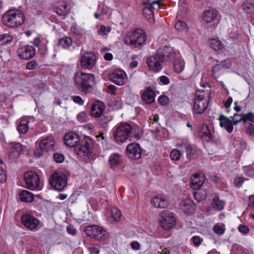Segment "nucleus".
<instances>
[{"label": "nucleus", "mask_w": 254, "mask_h": 254, "mask_svg": "<svg viewBox=\"0 0 254 254\" xmlns=\"http://www.w3.org/2000/svg\"><path fill=\"white\" fill-rule=\"evenodd\" d=\"M38 65L37 63L35 61H31L27 63L26 68L29 70L35 69Z\"/></svg>", "instance_id": "obj_49"}, {"label": "nucleus", "mask_w": 254, "mask_h": 254, "mask_svg": "<svg viewBox=\"0 0 254 254\" xmlns=\"http://www.w3.org/2000/svg\"><path fill=\"white\" fill-rule=\"evenodd\" d=\"M105 105L103 102L99 101L94 102L91 109V114L92 116L97 118L104 112Z\"/></svg>", "instance_id": "obj_18"}, {"label": "nucleus", "mask_w": 254, "mask_h": 254, "mask_svg": "<svg viewBox=\"0 0 254 254\" xmlns=\"http://www.w3.org/2000/svg\"><path fill=\"white\" fill-rule=\"evenodd\" d=\"M203 134L202 135V137L205 138V139L207 141H209L211 138V134L210 131L207 129V127H206V131L203 132Z\"/></svg>", "instance_id": "obj_58"}, {"label": "nucleus", "mask_w": 254, "mask_h": 254, "mask_svg": "<svg viewBox=\"0 0 254 254\" xmlns=\"http://www.w3.org/2000/svg\"><path fill=\"white\" fill-rule=\"evenodd\" d=\"M21 222H35L37 219L29 213H26L22 215L21 217Z\"/></svg>", "instance_id": "obj_35"}, {"label": "nucleus", "mask_w": 254, "mask_h": 254, "mask_svg": "<svg viewBox=\"0 0 254 254\" xmlns=\"http://www.w3.org/2000/svg\"><path fill=\"white\" fill-rule=\"evenodd\" d=\"M225 205V202L220 200L217 196H215L213 199V206L215 209L221 210L223 209Z\"/></svg>", "instance_id": "obj_33"}, {"label": "nucleus", "mask_w": 254, "mask_h": 254, "mask_svg": "<svg viewBox=\"0 0 254 254\" xmlns=\"http://www.w3.org/2000/svg\"><path fill=\"white\" fill-rule=\"evenodd\" d=\"M148 4L150 6V7L153 10H158L160 9V5L162 3V0H154L152 2H150L149 0L146 1Z\"/></svg>", "instance_id": "obj_39"}, {"label": "nucleus", "mask_w": 254, "mask_h": 254, "mask_svg": "<svg viewBox=\"0 0 254 254\" xmlns=\"http://www.w3.org/2000/svg\"><path fill=\"white\" fill-rule=\"evenodd\" d=\"M217 15V10L213 8H210L203 12L202 18L206 22L209 23L213 21Z\"/></svg>", "instance_id": "obj_24"}, {"label": "nucleus", "mask_w": 254, "mask_h": 254, "mask_svg": "<svg viewBox=\"0 0 254 254\" xmlns=\"http://www.w3.org/2000/svg\"><path fill=\"white\" fill-rule=\"evenodd\" d=\"M54 158L56 162L62 163L64 160V156L62 154L56 153L54 155Z\"/></svg>", "instance_id": "obj_51"}, {"label": "nucleus", "mask_w": 254, "mask_h": 254, "mask_svg": "<svg viewBox=\"0 0 254 254\" xmlns=\"http://www.w3.org/2000/svg\"><path fill=\"white\" fill-rule=\"evenodd\" d=\"M178 55L176 53L175 59L170 61H174V69L177 73L182 72L185 68V62L180 59H177Z\"/></svg>", "instance_id": "obj_28"}, {"label": "nucleus", "mask_w": 254, "mask_h": 254, "mask_svg": "<svg viewBox=\"0 0 254 254\" xmlns=\"http://www.w3.org/2000/svg\"><path fill=\"white\" fill-rule=\"evenodd\" d=\"M109 77L112 82L119 86L125 84L127 79L126 73L122 69H116L109 74Z\"/></svg>", "instance_id": "obj_13"}, {"label": "nucleus", "mask_w": 254, "mask_h": 254, "mask_svg": "<svg viewBox=\"0 0 254 254\" xmlns=\"http://www.w3.org/2000/svg\"><path fill=\"white\" fill-rule=\"evenodd\" d=\"M24 227L29 230H33L36 229L39 223H22Z\"/></svg>", "instance_id": "obj_53"}, {"label": "nucleus", "mask_w": 254, "mask_h": 254, "mask_svg": "<svg viewBox=\"0 0 254 254\" xmlns=\"http://www.w3.org/2000/svg\"><path fill=\"white\" fill-rule=\"evenodd\" d=\"M151 204L155 207L164 208L168 206V202L165 195H158L151 199Z\"/></svg>", "instance_id": "obj_17"}, {"label": "nucleus", "mask_w": 254, "mask_h": 254, "mask_svg": "<svg viewBox=\"0 0 254 254\" xmlns=\"http://www.w3.org/2000/svg\"><path fill=\"white\" fill-rule=\"evenodd\" d=\"M253 7V5L252 3L248 2H245L242 5L243 10L246 12H247V13L250 12Z\"/></svg>", "instance_id": "obj_50"}, {"label": "nucleus", "mask_w": 254, "mask_h": 254, "mask_svg": "<svg viewBox=\"0 0 254 254\" xmlns=\"http://www.w3.org/2000/svg\"><path fill=\"white\" fill-rule=\"evenodd\" d=\"M243 117L245 124H247L248 121L254 122V114L253 113H249L247 114L243 115Z\"/></svg>", "instance_id": "obj_47"}, {"label": "nucleus", "mask_w": 254, "mask_h": 254, "mask_svg": "<svg viewBox=\"0 0 254 254\" xmlns=\"http://www.w3.org/2000/svg\"><path fill=\"white\" fill-rule=\"evenodd\" d=\"M239 231L243 235L247 234L249 232V228L246 225L241 224L238 227Z\"/></svg>", "instance_id": "obj_52"}, {"label": "nucleus", "mask_w": 254, "mask_h": 254, "mask_svg": "<svg viewBox=\"0 0 254 254\" xmlns=\"http://www.w3.org/2000/svg\"><path fill=\"white\" fill-rule=\"evenodd\" d=\"M99 118L102 124H106L111 120V117L104 112Z\"/></svg>", "instance_id": "obj_44"}, {"label": "nucleus", "mask_w": 254, "mask_h": 254, "mask_svg": "<svg viewBox=\"0 0 254 254\" xmlns=\"http://www.w3.org/2000/svg\"><path fill=\"white\" fill-rule=\"evenodd\" d=\"M193 196L195 199L199 201L201 200L204 199L206 198V193H205V194L203 195L202 197H201L200 192H195L193 193Z\"/></svg>", "instance_id": "obj_57"}, {"label": "nucleus", "mask_w": 254, "mask_h": 254, "mask_svg": "<svg viewBox=\"0 0 254 254\" xmlns=\"http://www.w3.org/2000/svg\"><path fill=\"white\" fill-rule=\"evenodd\" d=\"M220 126L224 127L229 133H231L233 130V124L232 121L223 115L219 117Z\"/></svg>", "instance_id": "obj_21"}, {"label": "nucleus", "mask_w": 254, "mask_h": 254, "mask_svg": "<svg viewBox=\"0 0 254 254\" xmlns=\"http://www.w3.org/2000/svg\"><path fill=\"white\" fill-rule=\"evenodd\" d=\"M177 146L178 148L180 149H182L183 148H185L187 152V157L188 158H189L193 156L195 153L196 151L195 146H193L187 142L178 143L177 144Z\"/></svg>", "instance_id": "obj_23"}, {"label": "nucleus", "mask_w": 254, "mask_h": 254, "mask_svg": "<svg viewBox=\"0 0 254 254\" xmlns=\"http://www.w3.org/2000/svg\"><path fill=\"white\" fill-rule=\"evenodd\" d=\"M64 142L70 147H76L81 142L80 147L74 150V153L81 160L85 161L90 158L93 149V141L90 137L86 136L81 140L77 133L69 132L64 135Z\"/></svg>", "instance_id": "obj_1"}, {"label": "nucleus", "mask_w": 254, "mask_h": 254, "mask_svg": "<svg viewBox=\"0 0 254 254\" xmlns=\"http://www.w3.org/2000/svg\"><path fill=\"white\" fill-rule=\"evenodd\" d=\"M96 57L92 52H87L82 55L80 59V66L85 69H91L95 65Z\"/></svg>", "instance_id": "obj_12"}, {"label": "nucleus", "mask_w": 254, "mask_h": 254, "mask_svg": "<svg viewBox=\"0 0 254 254\" xmlns=\"http://www.w3.org/2000/svg\"><path fill=\"white\" fill-rule=\"evenodd\" d=\"M88 250L91 254H99V249L94 247H89Z\"/></svg>", "instance_id": "obj_64"}, {"label": "nucleus", "mask_w": 254, "mask_h": 254, "mask_svg": "<svg viewBox=\"0 0 254 254\" xmlns=\"http://www.w3.org/2000/svg\"><path fill=\"white\" fill-rule=\"evenodd\" d=\"M205 181L204 176L202 173H195L190 178V186L193 190L199 189Z\"/></svg>", "instance_id": "obj_16"}, {"label": "nucleus", "mask_w": 254, "mask_h": 254, "mask_svg": "<svg viewBox=\"0 0 254 254\" xmlns=\"http://www.w3.org/2000/svg\"><path fill=\"white\" fill-rule=\"evenodd\" d=\"M176 52L171 47H164L159 50L155 54L147 59V64L150 70L154 72H159L165 62H170L175 59Z\"/></svg>", "instance_id": "obj_2"}, {"label": "nucleus", "mask_w": 254, "mask_h": 254, "mask_svg": "<svg viewBox=\"0 0 254 254\" xmlns=\"http://www.w3.org/2000/svg\"><path fill=\"white\" fill-rule=\"evenodd\" d=\"M146 40V35L141 29H137L128 32L124 37L125 43L133 48L139 47L145 43Z\"/></svg>", "instance_id": "obj_7"}, {"label": "nucleus", "mask_w": 254, "mask_h": 254, "mask_svg": "<svg viewBox=\"0 0 254 254\" xmlns=\"http://www.w3.org/2000/svg\"><path fill=\"white\" fill-rule=\"evenodd\" d=\"M14 156H18L23 150L22 145L20 143L13 145L11 148Z\"/></svg>", "instance_id": "obj_40"}, {"label": "nucleus", "mask_w": 254, "mask_h": 254, "mask_svg": "<svg viewBox=\"0 0 254 254\" xmlns=\"http://www.w3.org/2000/svg\"><path fill=\"white\" fill-rule=\"evenodd\" d=\"M246 175L253 178L254 177V170L252 169H247L245 170Z\"/></svg>", "instance_id": "obj_63"}, {"label": "nucleus", "mask_w": 254, "mask_h": 254, "mask_svg": "<svg viewBox=\"0 0 254 254\" xmlns=\"http://www.w3.org/2000/svg\"><path fill=\"white\" fill-rule=\"evenodd\" d=\"M131 248L133 250H139L140 248V245L137 241H133L130 244Z\"/></svg>", "instance_id": "obj_61"}, {"label": "nucleus", "mask_w": 254, "mask_h": 254, "mask_svg": "<svg viewBox=\"0 0 254 254\" xmlns=\"http://www.w3.org/2000/svg\"><path fill=\"white\" fill-rule=\"evenodd\" d=\"M159 220V222H176V216L172 212L164 210L160 213Z\"/></svg>", "instance_id": "obj_19"}, {"label": "nucleus", "mask_w": 254, "mask_h": 254, "mask_svg": "<svg viewBox=\"0 0 254 254\" xmlns=\"http://www.w3.org/2000/svg\"><path fill=\"white\" fill-rule=\"evenodd\" d=\"M111 217L114 221L116 222H119L120 221L122 213L118 208H112L111 210Z\"/></svg>", "instance_id": "obj_34"}, {"label": "nucleus", "mask_w": 254, "mask_h": 254, "mask_svg": "<svg viewBox=\"0 0 254 254\" xmlns=\"http://www.w3.org/2000/svg\"><path fill=\"white\" fill-rule=\"evenodd\" d=\"M86 114L85 112H80L77 115V119L81 122H83L86 121Z\"/></svg>", "instance_id": "obj_59"}, {"label": "nucleus", "mask_w": 254, "mask_h": 254, "mask_svg": "<svg viewBox=\"0 0 254 254\" xmlns=\"http://www.w3.org/2000/svg\"><path fill=\"white\" fill-rule=\"evenodd\" d=\"M19 195L20 200L23 202H31L34 199L33 194L27 190L21 191Z\"/></svg>", "instance_id": "obj_29"}, {"label": "nucleus", "mask_w": 254, "mask_h": 254, "mask_svg": "<svg viewBox=\"0 0 254 254\" xmlns=\"http://www.w3.org/2000/svg\"><path fill=\"white\" fill-rule=\"evenodd\" d=\"M140 128L137 126L131 127L127 123H122L115 127L113 137L117 143H124L132 137L138 138Z\"/></svg>", "instance_id": "obj_3"}, {"label": "nucleus", "mask_w": 254, "mask_h": 254, "mask_svg": "<svg viewBox=\"0 0 254 254\" xmlns=\"http://www.w3.org/2000/svg\"><path fill=\"white\" fill-rule=\"evenodd\" d=\"M210 47L218 53H222L225 47L222 42L218 38H212L209 40Z\"/></svg>", "instance_id": "obj_22"}, {"label": "nucleus", "mask_w": 254, "mask_h": 254, "mask_svg": "<svg viewBox=\"0 0 254 254\" xmlns=\"http://www.w3.org/2000/svg\"><path fill=\"white\" fill-rule=\"evenodd\" d=\"M28 119L26 118L21 119L17 127V130L20 133L25 134L28 130Z\"/></svg>", "instance_id": "obj_30"}, {"label": "nucleus", "mask_w": 254, "mask_h": 254, "mask_svg": "<svg viewBox=\"0 0 254 254\" xmlns=\"http://www.w3.org/2000/svg\"><path fill=\"white\" fill-rule=\"evenodd\" d=\"M159 102L162 105H165L169 102V98L166 96H161L159 98Z\"/></svg>", "instance_id": "obj_56"}, {"label": "nucleus", "mask_w": 254, "mask_h": 254, "mask_svg": "<svg viewBox=\"0 0 254 254\" xmlns=\"http://www.w3.org/2000/svg\"><path fill=\"white\" fill-rule=\"evenodd\" d=\"M49 182L55 190L61 191L66 186L67 177L64 174L55 172L50 176Z\"/></svg>", "instance_id": "obj_11"}, {"label": "nucleus", "mask_w": 254, "mask_h": 254, "mask_svg": "<svg viewBox=\"0 0 254 254\" xmlns=\"http://www.w3.org/2000/svg\"><path fill=\"white\" fill-rule=\"evenodd\" d=\"M83 231L87 236L104 243H106L109 238V235L107 231L97 225L86 226Z\"/></svg>", "instance_id": "obj_8"}, {"label": "nucleus", "mask_w": 254, "mask_h": 254, "mask_svg": "<svg viewBox=\"0 0 254 254\" xmlns=\"http://www.w3.org/2000/svg\"><path fill=\"white\" fill-rule=\"evenodd\" d=\"M72 44V41L70 37H64L59 40V45L63 49H68Z\"/></svg>", "instance_id": "obj_32"}, {"label": "nucleus", "mask_w": 254, "mask_h": 254, "mask_svg": "<svg viewBox=\"0 0 254 254\" xmlns=\"http://www.w3.org/2000/svg\"><path fill=\"white\" fill-rule=\"evenodd\" d=\"M181 209L186 213H192L195 210V205L190 198H186L182 201L180 204Z\"/></svg>", "instance_id": "obj_20"}, {"label": "nucleus", "mask_w": 254, "mask_h": 254, "mask_svg": "<svg viewBox=\"0 0 254 254\" xmlns=\"http://www.w3.org/2000/svg\"><path fill=\"white\" fill-rule=\"evenodd\" d=\"M231 118H232L231 121H232L233 125H236L241 121H243L244 123L243 115L242 116L241 115H238V114L235 113L234 115L233 118L232 117H231Z\"/></svg>", "instance_id": "obj_43"}, {"label": "nucleus", "mask_w": 254, "mask_h": 254, "mask_svg": "<svg viewBox=\"0 0 254 254\" xmlns=\"http://www.w3.org/2000/svg\"><path fill=\"white\" fill-rule=\"evenodd\" d=\"M111 28L109 26H105V25H101L97 31V33L99 35L104 36L107 35L110 32Z\"/></svg>", "instance_id": "obj_38"}, {"label": "nucleus", "mask_w": 254, "mask_h": 254, "mask_svg": "<svg viewBox=\"0 0 254 254\" xmlns=\"http://www.w3.org/2000/svg\"><path fill=\"white\" fill-rule=\"evenodd\" d=\"M248 180V179H245L243 176H237L234 178L233 184L236 188H240L242 186L244 182Z\"/></svg>", "instance_id": "obj_36"}, {"label": "nucleus", "mask_w": 254, "mask_h": 254, "mask_svg": "<svg viewBox=\"0 0 254 254\" xmlns=\"http://www.w3.org/2000/svg\"><path fill=\"white\" fill-rule=\"evenodd\" d=\"M201 87L197 90L194 99L192 111L195 114H201L205 111L210 99L211 91L209 84L204 83Z\"/></svg>", "instance_id": "obj_4"}, {"label": "nucleus", "mask_w": 254, "mask_h": 254, "mask_svg": "<svg viewBox=\"0 0 254 254\" xmlns=\"http://www.w3.org/2000/svg\"><path fill=\"white\" fill-rule=\"evenodd\" d=\"M175 28L178 31H188L189 28L187 24L182 20H178L175 25Z\"/></svg>", "instance_id": "obj_37"}, {"label": "nucleus", "mask_w": 254, "mask_h": 254, "mask_svg": "<svg viewBox=\"0 0 254 254\" xmlns=\"http://www.w3.org/2000/svg\"><path fill=\"white\" fill-rule=\"evenodd\" d=\"M1 22L9 28L21 26L25 21L23 12L17 8L10 9L5 12L1 17Z\"/></svg>", "instance_id": "obj_5"}, {"label": "nucleus", "mask_w": 254, "mask_h": 254, "mask_svg": "<svg viewBox=\"0 0 254 254\" xmlns=\"http://www.w3.org/2000/svg\"><path fill=\"white\" fill-rule=\"evenodd\" d=\"M73 101L78 104L79 105H82L84 103V101L79 96H73L72 97Z\"/></svg>", "instance_id": "obj_60"}, {"label": "nucleus", "mask_w": 254, "mask_h": 254, "mask_svg": "<svg viewBox=\"0 0 254 254\" xmlns=\"http://www.w3.org/2000/svg\"><path fill=\"white\" fill-rule=\"evenodd\" d=\"M55 141L53 136H49L41 139L39 143L36 142L37 147L34 150V155L36 157H40L43 154L44 151H48L54 148Z\"/></svg>", "instance_id": "obj_10"}, {"label": "nucleus", "mask_w": 254, "mask_h": 254, "mask_svg": "<svg viewBox=\"0 0 254 254\" xmlns=\"http://www.w3.org/2000/svg\"><path fill=\"white\" fill-rule=\"evenodd\" d=\"M214 232L218 234H222L225 231V228L223 225H215L213 227Z\"/></svg>", "instance_id": "obj_45"}, {"label": "nucleus", "mask_w": 254, "mask_h": 254, "mask_svg": "<svg viewBox=\"0 0 254 254\" xmlns=\"http://www.w3.org/2000/svg\"><path fill=\"white\" fill-rule=\"evenodd\" d=\"M127 155L133 160H137L141 157V151L139 144L135 143L129 144L126 148Z\"/></svg>", "instance_id": "obj_14"}, {"label": "nucleus", "mask_w": 254, "mask_h": 254, "mask_svg": "<svg viewBox=\"0 0 254 254\" xmlns=\"http://www.w3.org/2000/svg\"><path fill=\"white\" fill-rule=\"evenodd\" d=\"M55 12L60 16H66L69 10L67 5L64 2L59 3L55 7Z\"/></svg>", "instance_id": "obj_25"}, {"label": "nucleus", "mask_w": 254, "mask_h": 254, "mask_svg": "<svg viewBox=\"0 0 254 254\" xmlns=\"http://www.w3.org/2000/svg\"><path fill=\"white\" fill-rule=\"evenodd\" d=\"M95 75L81 71L75 73L74 82L77 88L80 91L87 93L91 91L95 84Z\"/></svg>", "instance_id": "obj_6"}, {"label": "nucleus", "mask_w": 254, "mask_h": 254, "mask_svg": "<svg viewBox=\"0 0 254 254\" xmlns=\"http://www.w3.org/2000/svg\"><path fill=\"white\" fill-rule=\"evenodd\" d=\"M18 57L22 60H28L35 55V49L32 46L26 45L20 48L17 51Z\"/></svg>", "instance_id": "obj_15"}, {"label": "nucleus", "mask_w": 254, "mask_h": 254, "mask_svg": "<svg viewBox=\"0 0 254 254\" xmlns=\"http://www.w3.org/2000/svg\"><path fill=\"white\" fill-rule=\"evenodd\" d=\"M246 127H247L246 132L250 135L254 134V126L252 124H245Z\"/></svg>", "instance_id": "obj_48"}, {"label": "nucleus", "mask_w": 254, "mask_h": 254, "mask_svg": "<svg viewBox=\"0 0 254 254\" xmlns=\"http://www.w3.org/2000/svg\"><path fill=\"white\" fill-rule=\"evenodd\" d=\"M121 155L118 153L112 154L109 158V163L111 166H116L122 162Z\"/></svg>", "instance_id": "obj_31"}, {"label": "nucleus", "mask_w": 254, "mask_h": 254, "mask_svg": "<svg viewBox=\"0 0 254 254\" xmlns=\"http://www.w3.org/2000/svg\"><path fill=\"white\" fill-rule=\"evenodd\" d=\"M248 204L249 209H254V195L249 196Z\"/></svg>", "instance_id": "obj_55"}, {"label": "nucleus", "mask_w": 254, "mask_h": 254, "mask_svg": "<svg viewBox=\"0 0 254 254\" xmlns=\"http://www.w3.org/2000/svg\"><path fill=\"white\" fill-rule=\"evenodd\" d=\"M160 81L165 85H167L170 83V79L169 78L166 76H161L160 77Z\"/></svg>", "instance_id": "obj_62"}, {"label": "nucleus", "mask_w": 254, "mask_h": 254, "mask_svg": "<svg viewBox=\"0 0 254 254\" xmlns=\"http://www.w3.org/2000/svg\"><path fill=\"white\" fill-rule=\"evenodd\" d=\"M171 160L174 161L179 160L181 156V153L179 150L177 149H173L170 154Z\"/></svg>", "instance_id": "obj_42"}, {"label": "nucleus", "mask_w": 254, "mask_h": 254, "mask_svg": "<svg viewBox=\"0 0 254 254\" xmlns=\"http://www.w3.org/2000/svg\"><path fill=\"white\" fill-rule=\"evenodd\" d=\"M223 65L221 64H217L214 66L212 69V73L213 76L215 78H217L218 77L219 75L217 74V72L222 68Z\"/></svg>", "instance_id": "obj_46"}, {"label": "nucleus", "mask_w": 254, "mask_h": 254, "mask_svg": "<svg viewBox=\"0 0 254 254\" xmlns=\"http://www.w3.org/2000/svg\"><path fill=\"white\" fill-rule=\"evenodd\" d=\"M12 39V36L9 34L5 33L0 35V43L2 44L11 41Z\"/></svg>", "instance_id": "obj_41"}, {"label": "nucleus", "mask_w": 254, "mask_h": 254, "mask_svg": "<svg viewBox=\"0 0 254 254\" xmlns=\"http://www.w3.org/2000/svg\"><path fill=\"white\" fill-rule=\"evenodd\" d=\"M27 188L32 190H40L43 188L39 176L33 171L26 172L24 175Z\"/></svg>", "instance_id": "obj_9"}, {"label": "nucleus", "mask_w": 254, "mask_h": 254, "mask_svg": "<svg viewBox=\"0 0 254 254\" xmlns=\"http://www.w3.org/2000/svg\"><path fill=\"white\" fill-rule=\"evenodd\" d=\"M155 94L150 88H147L142 94V100L147 104H151L154 101Z\"/></svg>", "instance_id": "obj_26"}, {"label": "nucleus", "mask_w": 254, "mask_h": 254, "mask_svg": "<svg viewBox=\"0 0 254 254\" xmlns=\"http://www.w3.org/2000/svg\"><path fill=\"white\" fill-rule=\"evenodd\" d=\"M6 181V174L3 168L0 166V183H3Z\"/></svg>", "instance_id": "obj_54"}, {"label": "nucleus", "mask_w": 254, "mask_h": 254, "mask_svg": "<svg viewBox=\"0 0 254 254\" xmlns=\"http://www.w3.org/2000/svg\"><path fill=\"white\" fill-rule=\"evenodd\" d=\"M143 4L144 5V7L142 9L143 14L150 22L153 21L154 15L153 10L150 7V6L146 1H144Z\"/></svg>", "instance_id": "obj_27"}]
</instances>
